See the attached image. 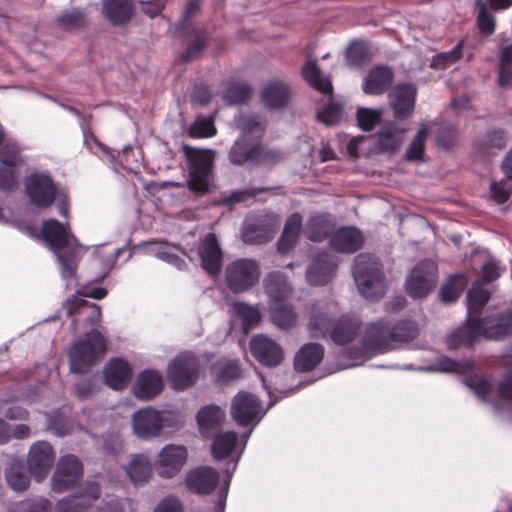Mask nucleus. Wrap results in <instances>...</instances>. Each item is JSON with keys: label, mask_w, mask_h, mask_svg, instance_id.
I'll return each instance as SVG.
<instances>
[{"label": "nucleus", "mask_w": 512, "mask_h": 512, "mask_svg": "<svg viewBox=\"0 0 512 512\" xmlns=\"http://www.w3.org/2000/svg\"><path fill=\"white\" fill-rule=\"evenodd\" d=\"M498 81L501 86H512V44L502 50Z\"/></svg>", "instance_id": "57"}, {"label": "nucleus", "mask_w": 512, "mask_h": 512, "mask_svg": "<svg viewBox=\"0 0 512 512\" xmlns=\"http://www.w3.org/2000/svg\"><path fill=\"white\" fill-rule=\"evenodd\" d=\"M393 80V72L390 68L379 66L370 71L365 77L363 91L366 94L379 95L384 93Z\"/></svg>", "instance_id": "39"}, {"label": "nucleus", "mask_w": 512, "mask_h": 512, "mask_svg": "<svg viewBox=\"0 0 512 512\" xmlns=\"http://www.w3.org/2000/svg\"><path fill=\"white\" fill-rule=\"evenodd\" d=\"M259 263L251 258H239L225 267V285L233 293H243L260 280Z\"/></svg>", "instance_id": "8"}, {"label": "nucleus", "mask_w": 512, "mask_h": 512, "mask_svg": "<svg viewBox=\"0 0 512 512\" xmlns=\"http://www.w3.org/2000/svg\"><path fill=\"white\" fill-rule=\"evenodd\" d=\"M467 285V276L457 273L449 277L440 289L439 296L442 302L451 303L458 299Z\"/></svg>", "instance_id": "48"}, {"label": "nucleus", "mask_w": 512, "mask_h": 512, "mask_svg": "<svg viewBox=\"0 0 512 512\" xmlns=\"http://www.w3.org/2000/svg\"><path fill=\"white\" fill-rule=\"evenodd\" d=\"M64 308L69 315H74V322L85 321L88 325H96L101 319L100 306L94 303H89L80 295H73L67 299Z\"/></svg>", "instance_id": "27"}, {"label": "nucleus", "mask_w": 512, "mask_h": 512, "mask_svg": "<svg viewBox=\"0 0 512 512\" xmlns=\"http://www.w3.org/2000/svg\"><path fill=\"white\" fill-rule=\"evenodd\" d=\"M252 95V87L245 83L231 84L223 92V99L228 105L241 104Z\"/></svg>", "instance_id": "54"}, {"label": "nucleus", "mask_w": 512, "mask_h": 512, "mask_svg": "<svg viewBox=\"0 0 512 512\" xmlns=\"http://www.w3.org/2000/svg\"><path fill=\"white\" fill-rule=\"evenodd\" d=\"M55 460V452L47 441L33 443L29 450L28 466L31 474L38 480L46 476Z\"/></svg>", "instance_id": "19"}, {"label": "nucleus", "mask_w": 512, "mask_h": 512, "mask_svg": "<svg viewBox=\"0 0 512 512\" xmlns=\"http://www.w3.org/2000/svg\"><path fill=\"white\" fill-rule=\"evenodd\" d=\"M269 313L271 321L282 330H288L297 323V313L292 304L284 299L269 301Z\"/></svg>", "instance_id": "33"}, {"label": "nucleus", "mask_w": 512, "mask_h": 512, "mask_svg": "<svg viewBox=\"0 0 512 512\" xmlns=\"http://www.w3.org/2000/svg\"><path fill=\"white\" fill-rule=\"evenodd\" d=\"M250 434L251 431L243 433L239 438L235 431L222 432L216 435L211 444V452L215 460L230 458L233 462L232 468L226 470L223 484L219 489L217 500L215 502V512H225V504L230 482L237 468L240 457L245 450Z\"/></svg>", "instance_id": "3"}, {"label": "nucleus", "mask_w": 512, "mask_h": 512, "mask_svg": "<svg viewBox=\"0 0 512 512\" xmlns=\"http://www.w3.org/2000/svg\"><path fill=\"white\" fill-rule=\"evenodd\" d=\"M335 221L327 213H315L311 215L306 223L304 234L313 242H320L326 239L334 229Z\"/></svg>", "instance_id": "35"}, {"label": "nucleus", "mask_w": 512, "mask_h": 512, "mask_svg": "<svg viewBox=\"0 0 512 512\" xmlns=\"http://www.w3.org/2000/svg\"><path fill=\"white\" fill-rule=\"evenodd\" d=\"M432 370L445 373L463 374L473 370V362L469 359L453 360L447 356H441L433 364Z\"/></svg>", "instance_id": "51"}, {"label": "nucleus", "mask_w": 512, "mask_h": 512, "mask_svg": "<svg viewBox=\"0 0 512 512\" xmlns=\"http://www.w3.org/2000/svg\"><path fill=\"white\" fill-rule=\"evenodd\" d=\"M150 255L174 266L178 270H185L186 263L178 255V247L167 242L150 241L143 244Z\"/></svg>", "instance_id": "37"}, {"label": "nucleus", "mask_w": 512, "mask_h": 512, "mask_svg": "<svg viewBox=\"0 0 512 512\" xmlns=\"http://www.w3.org/2000/svg\"><path fill=\"white\" fill-rule=\"evenodd\" d=\"M176 421L170 412H161L147 407L136 411L132 416V429L141 439H151L160 435L163 428H174Z\"/></svg>", "instance_id": "9"}, {"label": "nucleus", "mask_w": 512, "mask_h": 512, "mask_svg": "<svg viewBox=\"0 0 512 512\" xmlns=\"http://www.w3.org/2000/svg\"><path fill=\"white\" fill-rule=\"evenodd\" d=\"M183 152L189 164V189L198 193H205L209 189L210 176L214 163V151L209 149H196L190 145H183Z\"/></svg>", "instance_id": "6"}, {"label": "nucleus", "mask_w": 512, "mask_h": 512, "mask_svg": "<svg viewBox=\"0 0 512 512\" xmlns=\"http://www.w3.org/2000/svg\"><path fill=\"white\" fill-rule=\"evenodd\" d=\"M283 159L280 151L266 149L258 143L239 138L229 151V160L236 165L250 162L260 165H273Z\"/></svg>", "instance_id": "10"}, {"label": "nucleus", "mask_w": 512, "mask_h": 512, "mask_svg": "<svg viewBox=\"0 0 512 512\" xmlns=\"http://www.w3.org/2000/svg\"><path fill=\"white\" fill-rule=\"evenodd\" d=\"M126 473L133 484L146 483L152 475L150 458L142 453L135 454L126 468Z\"/></svg>", "instance_id": "41"}, {"label": "nucleus", "mask_w": 512, "mask_h": 512, "mask_svg": "<svg viewBox=\"0 0 512 512\" xmlns=\"http://www.w3.org/2000/svg\"><path fill=\"white\" fill-rule=\"evenodd\" d=\"M337 262L326 252H321L312 259L306 270V280L309 284L320 286L328 283L335 275Z\"/></svg>", "instance_id": "21"}, {"label": "nucleus", "mask_w": 512, "mask_h": 512, "mask_svg": "<svg viewBox=\"0 0 512 512\" xmlns=\"http://www.w3.org/2000/svg\"><path fill=\"white\" fill-rule=\"evenodd\" d=\"M303 78L315 90L323 93L330 94L332 92V84L328 77H325L316 61H307L301 70Z\"/></svg>", "instance_id": "44"}, {"label": "nucleus", "mask_w": 512, "mask_h": 512, "mask_svg": "<svg viewBox=\"0 0 512 512\" xmlns=\"http://www.w3.org/2000/svg\"><path fill=\"white\" fill-rule=\"evenodd\" d=\"M462 45L463 43L461 41L453 49L433 56L431 67L434 69H445L457 62L462 56Z\"/></svg>", "instance_id": "58"}, {"label": "nucleus", "mask_w": 512, "mask_h": 512, "mask_svg": "<svg viewBox=\"0 0 512 512\" xmlns=\"http://www.w3.org/2000/svg\"><path fill=\"white\" fill-rule=\"evenodd\" d=\"M188 452L185 446L177 444L165 445L157 456L156 469L162 478L176 476L187 461Z\"/></svg>", "instance_id": "16"}, {"label": "nucleus", "mask_w": 512, "mask_h": 512, "mask_svg": "<svg viewBox=\"0 0 512 512\" xmlns=\"http://www.w3.org/2000/svg\"><path fill=\"white\" fill-rule=\"evenodd\" d=\"M360 321L354 317L342 316L334 323L328 336L337 345H345L353 341L360 332Z\"/></svg>", "instance_id": "32"}, {"label": "nucleus", "mask_w": 512, "mask_h": 512, "mask_svg": "<svg viewBox=\"0 0 512 512\" xmlns=\"http://www.w3.org/2000/svg\"><path fill=\"white\" fill-rule=\"evenodd\" d=\"M352 276L360 294L370 300L380 298L386 291L382 265L373 255L359 254L354 259Z\"/></svg>", "instance_id": "5"}, {"label": "nucleus", "mask_w": 512, "mask_h": 512, "mask_svg": "<svg viewBox=\"0 0 512 512\" xmlns=\"http://www.w3.org/2000/svg\"><path fill=\"white\" fill-rule=\"evenodd\" d=\"M265 412L260 399L252 393L240 391L232 399L230 413L233 420L241 427L251 425V432L261 421Z\"/></svg>", "instance_id": "12"}, {"label": "nucleus", "mask_w": 512, "mask_h": 512, "mask_svg": "<svg viewBox=\"0 0 512 512\" xmlns=\"http://www.w3.org/2000/svg\"><path fill=\"white\" fill-rule=\"evenodd\" d=\"M61 107L67 109L69 112L75 114L81 119V129L83 133V141L86 148L96 156H98L103 161L108 162L112 165L113 169L117 171L116 162H115V154L110 151V149L101 143L94 134L89 130V128L85 125V119L83 115L74 107L60 104Z\"/></svg>", "instance_id": "28"}, {"label": "nucleus", "mask_w": 512, "mask_h": 512, "mask_svg": "<svg viewBox=\"0 0 512 512\" xmlns=\"http://www.w3.org/2000/svg\"><path fill=\"white\" fill-rule=\"evenodd\" d=\"M512 329V310L496 315H489L483 319L471 318L464 325L452 332L446 340L449 348L468 347L480 337L499 340L510 334Z\"/></svg>", "instance_id": "2"}, {"label": "nucleus", "mask_w": 512, "mask_h": 512, "mask_svg": "<svg viewBox=\"0 0 512 512\" xmlns=\"http://www.w3.org/2000/svg\"><path fill=\"white\" fill-rule=\"evenodd\" d=\"M225 420V412L215 404L203 406L196 415V421L201 435H211Z\"/></svg>", "instance_id": "34"}, {"label": "nucleus", "mask_w": 512, "mask_h": 512, "mask_svg": "<svg viewBox=\"0 0 512 512\" xmlns=\"http://www.w3.org/2000/svg\"><path fill=\"white\" fill-rule=\"evenodd\" d=\"M264 286L267 294L270 296V300H285L291 291L286 276L280 272L269 273L264 280Z\"/></svg>", "instance_id": "46"}, {"label": "nucleus", "mask_w": 512, "mask_h": 512, "mask_svg": "<svg viewBox=\"0 0 512 512\" xmlns=\"http://www.w3.org/2000/svg\"><path fill=\"white\" fill-rule=\"evenodd\" d=\"M261 98L266 107L280 109L287 105L290 89L282 82H270L264 87Z\"/></svg>", "instance_id": "40"}, {"label": "nucleus", "mask_w": 512, "mask_h": 512, "mask_svg": "<svg viewBox=\"0 0 512 512\" xmlns=\"http://www.w3.org/2000/svg\"><path fill=\"white\" fill-rule=\"evenodd\" d=\"M329 244L337 252L352 254L363 246L364 237L358 228L346 226L331 235Z\"/></svg>", "instance_id": "23"}, {"label": "nucleus", "mask_w": 512, "mask_h": 512, "mask_svg": "<svg viewBox=\"0 0 512 512\" xmlns=\"http://www.w3.org/2000/svg\"><path fill=\"white\" fill-rule=\"evenodd\" d=\"M25 191L32 204L40 208L51 206L57 197L53 179L46 173H34L25 179Z\"/></svg>", "instance_id": "14"}, {"label": "nucleus", "mask_w": 512, "mask_h": 512, "mask_svg": "<svg viewBox=\"0 0 512 512\" xmlns=\"http://www.w3.org/2000/svg\"><path fill=\"white\" fill-rule=\"evenodd\" d=\"M249 347L252 356L267 367L278 366L284 358L283 349L274 340L264 335L252 337Z\"/></svg>", "instance_id": "17"}, {"label": "nucleus", "mask_w": 512, "mask_h": 512, "mask_svg": "<svg viewBox=\"0 0 512 512\" xmlns=\"http://www.w3.org/2000/svg\"><path fill=\"white\" fill-rule=\"evenodd\" d=\"M105 383L114 390L126 388L132 377L130 364L122 358H112L103 370Z\"/></svg>", "instance_id": "29"}, {"label": "nucleus", "mask_w": 512, "mask_h": 512, "mask_svg": "<svg viewBox=\"0 0 512 512\" xmlns=\"http://www.w3.org/2000/svg\"><path fill=\"white\" fill-rule=\"evenodd\" d=\"M52 508L51 502L46 498L26 499L19 503L13 504L10 508L11 512H50Z\"/></svg>", "instance_id": "59"}, {"label": "nucleus", "mask_w": 512, "mask_h": 512, "mask_svg": "<svg viewBox=\"0 0 512 512\" xmlns=\"http://www.w3.org/2000/svg\"><path fill=\"white\" fill-rule=\"evenodd\" d=\"M82 474L83 467L76 456H62L52 477V490L58 493L69 490L81 479Z\"/></svg>", "instance_id": "15"}, {"label": "nucleus", "mask_w": 512, "mask_h": 512, "mask_svg": "<svg viewBox=\"0 0 512 512\" xmlns=\"http://www.w3.org/2000/svg\"><path fill=\"white\" fill-rule=\"evenodd\" d=\"M467 385L482 402H489L492 383L488 378L475 375L468 380Z\"/></svg>", "instance_id": "61"}, {"label": "nucleus", "mask_w": 512, "mask_h": 512, "mask_svg": "<svg viewBox=\"0 0 512 512\" xmlns=\"http://www.w3.org/2000/svg\"><path fill=\"white\" fill-rule=\"evenodd\" d=\"M234 312L242 320V329L244 333L255 327L261 320V313L257 306H251L244 302H235L233 304Z\"/></svg>", "instance_id": "52"}, {"label": "nucleus", "mask_w": 512, "mask_h": 512, "mask_svg": "<svg viewBox=\"0 0 512 512\" xmlns=\"http://www.w3.org/2000/svg\"><path fill=\"white\" fill-rule=\"evenodd\" d=\"M215 133L216 128L214 126L213 116L199 115L189 128V135L193 138L211 137L215 135Z\"/></svg>", "instance_id": "55"}, {"label": "nucleus", "mask_w": 512, "mask_h": 512, "mask_svg": "<svg viewBox=\"0 0 512 512\" xmlns=\"http://www.w3.org/2000/svg\"><path fill=\"white\" fill-rule=\"evenodd\" d=\"M235 124L241 130V138L245 139L251 135L259 137L264 131V122L254 114H241L235 118Z\"/></svg>", "instance_id": "49"}, {"label": "nucleus", "mask_w": 512, "mask_h": 512, "mask_svg": "<svg viewBox=\"0 0 512 512\" xmlns=\"http://www.w3.org/2000/svg\"><path fill=\"white\" fill-rule=\"evenodd\" d=\"M167 376L171 387L176 391H183L193 386L199 376L197 357L190 352L176 356L168 364Z\"/></svg>", "instance_id": "11"}, {"label": "nucleus", "mask_w": 512, "mask_h": 512, "mask_svg": "<svg viewBox=\"0 0 512 512\" xmlns=\"http://www.w3.org/2000/svg\"><path fill=\"white\" fill-rule=\"evenodd\" d=\"M242 369L237 360H224L215 366V378L222 384L241 377Z\"/></svg>", "instance_id": "53"}, {"label": "nucleus", "mask_w": 512, "mask_h": 512, "mask_svg": "<svg viewBox=\"0 0 512 512\" xmlns=\"http://www.w3.org/2000/svg\"><path fill=\"white\" fill-rule=\"evenodd\" d=\"M99 496V485L91 482L83 492L59 500L56 504V512H83Z\"/></svg>", "instance_id": "24"}, {"label": "nucleus", "mask_w": 512, "mask_h": 512, "mask_svg": "<svg viewBox=\"0 0 512 512\" xmlns=\"http://www.w3.org/2000/svg\"><path fill=\"white\" fill-rule=\"evenodd\" d=\"M163 389V379L154 370L142 371L133 387L134 395L140 400H149L158 395Z\"/></svg>", "instance_id": "31"}, {"label": "nucleus", "mask_w": 512, "mask_h": 512, "mask_svg": "<svg viewBox=\"0 0 512 512\" xmlns=\"http://www.w3.org/2000/svg\"><path fill=\"white\" fill-rule=\"evenodd\" d=\"M43 240L55 254L60 265V275L66 288L75 283L77 268V249L81 247L70 231L68 222L60 223L56 219L46 220L41 229Z\"/></svg>", "instance_id": "1"}, {"label": "nucleus", "mask_w": 512, "mask_h": 512, "mask_svg": "<svg viewBox=\"0 0 512 512\" xmlns=\"http://www.w3.org/2000/svg\"><path fill=\"white\" fill-rule=\"evenodd\" d=\"M429 128L421 127L406 150V158L409 161H422L425 151V141Z\"/></svg>", "instance_id": "56"}, {"label": "nucleus", "mask_w": 512, "mask_h": 512, "mask_svg": "<svg viewBox=\"0 0 512 512\" xmlns=\"http://www.w3.org/2000/svg\"><path fill=\"white\" fill-rule=\"evenodd\" d=\"M272 220L270 223H264L262 216H258L247 221L241 229L242 240L252 245L267 242L272 238L276 225L275 216Z\"/></svg>", "instance_id": "30"}, {"label": "nucleus", "mask_w": 512, "mask_h": 512, "mask_svg": "<svg viewBox=\"0 0 512 512\" xmlns=\"http://www.w3.org/2000/svg\"><path fill=\"white\" fill-rule=\"evenodd\" d=\"M437 282V267L431 260H423L415 265L410 272L405 286L408 294L419 299L426 297Z\"/></svg>", "instance_id": "13"}, {"label": "nucleus", "mask_w": 512, "mask_h": 512, "mask_svg": "<svg viewBox=\"0 0 512 512\" xmlns=\"http://www.w3.org/2000/svg\"><path fill=\"white\" fill-rule=\"evenodd\" d=\"M382 110L359 108L357 110V121L359 127L364 131H371L381 121Z\"/></svg>", "instance_id": "62"}, {"label": "nucleus", "mask_w": 512, "mask_h": 512, "mask_svg": "<svg viewBox=\"0 0 512 512\" xmlns=\"http://www.w3.org/2000/svg\"><path fill=\"white\" fill-rule=\"evenodd\" d=\"M8 485L17 492L26 490L29 486V477L25 472L23 463L13 461L5 473Z\"/></svg>", "instance_id": "50"}, {"label": "nucleus", "mask_w": 512, "mask_h": 512, "mask_svg": "<svg viewBox=\"0 0 512 512\" xmlns=\"http://www.w3.org/2000/svg\"><path fill=\"white\" fill-rule=\"evenodd\" d=\"M406 130L389 122L381 126L377 133L374 150L388 155L396 153L403 144Z\"/></svg>", "instance_id": "25"}, {"label": "nucleus", "mask_w": 512, "mask_h": 512, "mask_svg": "<svg viewBox=\"0 0 512 512\" xmlns=\"http://www.w3.org/2000/svg\"><path fill=\"white\" fill-rule=\"evenodd\" d=\"M343 117L342 106L334 101L328 102L323 109L318 111L317 119L323 124L330 126L338 123Z\"/></svg>", "instance_id": "60"}, {"label": "nucleus", "mask_w": 512, "mask_h": 512, "mask_svg": "<svg viewBox=\"0 0 512 512\" xmlns=\"http://www.w3.org/2000/svg\"><path fill=\"white\" fill-rule=\"evenodd\" d=\"M107 343L102 333L91 329L82 338L73 342L68 350L69 370L84 374L106 353Z\"/></svg>", "instance_id": "4"}, {"label": "nucleus", "mask_w": 512, "mask_h": 512, "mask_svg": "<svg viewBox=\"0 0 512 512\" xmlns=\"http://www.w3.org/2000/svg\"><path fill=\"white\" fill-rule=\"evenodd\" d=\"M302 223V216L299 213H293L286 219L283 232L277 242L280 253H288L295 247L302 231Z\"/></svg>", "instance_id": "38"}, {"label": "nucleus", "mask_w": 512, "mask_h": 512, "mask_svg": "<svg viewBox=\"0 0 512 512\" xmlns=\"http://www.w3.org/2000/svg\"><path fill=\"white\" fill-rule=\"evenodd\" d=\"M324 348L317 343L304 344L295 354L294 368L299 372L313 370L323 359Z\"/></svg>", "instance_id": "36"}, {"label": "nucleus", "mask_w": 512, "mask_h": 512, "mask_svg": "<svg viewBox=\"0 0 512 512\" xmlns=\"http://www.w3.org/2000/svg\"><path fill=\"white\" fill-rule=\"evenodd\" d=\"M100 387V378L98 376H93L88 380L77 383L75 385V391L78 398L87 399L96 394L99 391Z\"/></svg>", "instance_id": "64"}, {"label": "nucleus", "mask_w": 512, "mask_h": 512, "mask_svg": "<svg viewBox=\"0 0 512 512\" xmlns=\"http://www.w3.org/2000/svg\"><path fill=\"white\" fill-rule=\"evenodd\" d=\"M219 481L217 470L201 466L190 471L186 476V485L194 493L206 495L211 493Z\"/></svg>", "instance_id": "26"}, {"label": "nucleus", "mask_w": 512, "mask_h": 512, "mask_svg": "<svg viewBox=\"0 0 512 512\" xmlns=\"http://www.w3.org/2000/svg\"><path fill=\"white\" fill-rule=\"evenodd\" d=\"M103 12L113 24H124L133 13L132 0H103Z\"/></svg>", "instance_id": "42"}, {"label": "nucleus", "mask_w": 512, "mask_h": 512, "mask_svg": "<svg viewBox=\"0 0 512 512\" xmlns=\"http://www.w3.org/2000/svg\"><path fill=\"white\" fill-rule=\"evenodd\" d=\"M337 312V305L330 303H315L307 324V330L312 338H326L334 323L332 316Z\"/></svg>", "instance_id": "18"}, {"label": "nucleus", "mask_w": 512, "mask_h": 512, "mask_svg": "<svg viewBox=\"0 0 512 512\" xmlns=\"http://www.w3.org/2000/svg\"><path fill=\"white\" fill-rule=\"evenodd\" d=\"M1 166L18 167L22 164L21 147L12 137H8L4 130V138L0 144Z\"/></svg>", "instance_id": "47"}, {"label": "nucleus", "mask_w": 512, "mask_h": 512, "mask_svg": "<svg viewBox=\"0 0 512 512\" xmlns=\"http://www.w3.org/2000/svg\"><path fill=\"white\" fill-rule=\"evenodd\" d=\"M347 62L350 66H360L366 60V47L362 42H352L346 50Z\"/></svg>", "instance_id": "63"}, {"label": "nucleus", "mask_w": 512, "mask_h": 512, "mask_svg": "<svg viewBox=\"0 0 512 512\" xmlns=\"http://www.w3.org/2000/svg\"><path fill=\"white\" fill-rule=\"evenodd\" d=\"M389 335L390 327L385 321L368 323L362 337V345L365 351L349 350L347 352V356L349 359L353 360V363L349 366H357L366 361L367 357L365 356V352H369L371 354H383L391 351Z\"/></svg>", "instance_id": "7"}, {"label": "nucleus", "mask_w": 512, "mask_h": 512, "mask_svg": "<svg viewBox=\"0 0 512 512\" xmlns=\"http://www.w3.org/2000/svg\"><path fill=\"white\" fill-rule=\"evenodd\" d=\"M419 334V329L415 322L410 320H402L390 327L389 339L391 342V350L408 344L414 340Z\"/></svg>", "instance_id": "43"}, {"label": "nucleus", "mask_w": 512, "mask_h": 512, "mask_svg": "<svg viewBox=\"0 0 512 512\" xmlns=\"http://www.w3.org/2000/svg\"><path fill=\"white\" fill-rule=\"evenodd\" d=\"M490 299V292L482 287L480 282L474 283L468 290L466 296L467 302V317L470 321L471 318H475L481 312L484 306Z\"/></svg>", "instance_id": "45"}, {"label": "nucleus", "mask_w": 512, "mask_h": 512, "mask_svg": "<svg viewBox=\"0 0 512 512\" xmlns=\"http://www.w3.org/2000/svg\"><path fill=\"white\" fill-rule=\"evenodd\" d=\"M198 256L202 268L212 277L219 275L222 266V252L214 233H208L201 241Z\"/></svg>", "instance_id": "20"}, {"label": "nucleus", "mask_w": 512, "mask_h": 512, "mask_svg": "<svg viewBox=\"0 0 512 512\" xmlns=\"http://www.w3.org/2000/svg\"><path fill=\"white\" fill-rule=\"evenodd\" d=\"M416 87L411 83H402L395 86L391 95V107L397 118H408L414 112L416 100Z\"/></svg>", "instance_id": "22"}]
</instances>
